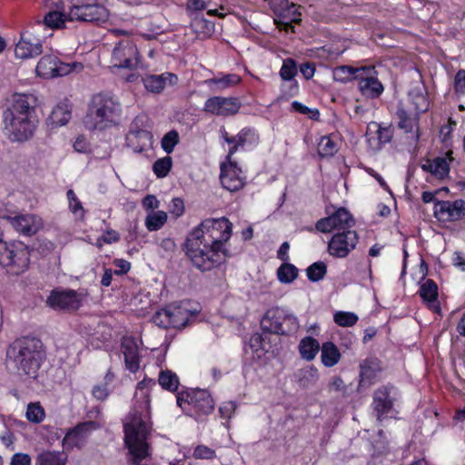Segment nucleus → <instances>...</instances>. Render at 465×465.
Wrapping results in <instances>:
<instances>
[{
    "label": "nucleus",
    "mask_w": 465,
    "mask_h": 465,
    "mask_svg": "<svg viewBox=\"0 0 465 465\" xmlns=\"http://www.w3.org/2000/svg\"><path fill=\"white\" fill-rule=\"evenodd\" d=\"M232 223L225 217L206 219L186 239V254L202 272L210 271L230 256L225 243L232 236Z\"/></svg>",
    "instance_id": "obj_1"
},
{
    "label": "nucleus",
    "mask_w": 465,
    "mask_h": 465,
    "mask_svg": "<svg viewBox=\"0 0 465 465\" xmlns=\"http://www.w3.org/2000/svg\"><path fill=\"white\" fill-rule=\"evenodd\" d=\"M155 385L152 379L138 382L134 406L124 420V441L136 465H140L148 455L147 440L152 430L149 387Z\"/></svg>",
    "instance_id": "obj_2"
},
{
    "label": "nucleus",
    "mask_w": 465,
    "mask_h": 465,
    "mask_svg": "<svg viewBox=\"0 0 465 465\" xmlns=\"http://www.w3.org/2000/svg\"><path fill=\"white\" fill-rule=\"evenodd\" d=\"M8 354L17 371L32 379L37 378L39 370L46 359L43 341L33 336L16 339L11 344Z\"/></svg>",
    "instance_id": "obj_3"
},
{
    "label": "nucleus",
    "mask_w": 465,
    "mask_h": 465,
    "mask_svg": "<svg viewBox=\"0 0 465 465\" xmlns=\"http://www.w3.org/2000/svg\"><path fill=\"white\" fill-rule=\"evenodd\" d=\"M122 106L114 98L104 94H94L84 118L88 130H105L117 125L121 121Z\"/></svg>",
    "instance_id": "obj_4"
},
{
    "label": "nucleus",
    "mask_w": 465,
    "mask_h": 465,
    "mask_svg": "<svg viewBox=\"0 0 465 465\" xmlns=\"http://www.w3.org/2000/svg\"><path fill=\"white\" fill-rule=\"evenodd\" d=\"M176 402L185 414L196 420L211 414L214 410V401L206 390L191 389L180 391L176 395Z\"/></svg>",
    "instance_id": "obj_5"
},
{
    "label": "nucleus",
    "mask_w": 465,
    "mask_h": 465,
    "mask_svg": "<svg viewBox=\"0 0 465 465\" xmlns=\"http://www.w3.org/2000/svg\"><path fill=\"white\" fill-rule=\"evenodd\" d=\"M30 252L22 242L7 243L0 239V266L13 275L23 273L29 265Z\"/></svg>",
    "instance_id": "obj_6"
},
{
    "label": "nucleus",
    "mask_w": 465,
    "mask_h": 465,
    "mask_svg": "<svg viewBox=\"0 0 465 465\" xmlns=\"http://www.w3.org/2000/svg\"><path fill=\"white\" fill-rule=\"evenodd\" d=\"M3 132L9 141L24 143L34 136L36 122L29 115H16L14 111L5 110L3 113Z\"/></svg>",
    "instance_id": "obj_7"
},
{
    "label": "nucleus",
    "mask_w": 465,
    "mask_h": 465,
    "mask_svg": "<svg viewBox=\"0 0 465 465\" xmlns=\"http://www.w3.org/2000/svg\"><path fill=\"white\" fill-rule=\"evenodd\" d=\"M264 331L278 335H291L299 329L297 318L285 310L276 307L266 312L261 321Z\"/></svg>",
    "instance_id": "obj_8"
},
{
    "label": "nucleus",
    "mask_w": 465,
    "mask_h": 465,
    "mask_svg": "<svg viewBox=\"0 0 465 465\" xmlns=\"http://www.w3.org/2000/svg\"><path fill=\"white\" fill-rule=\"evenodd\" d=\"M82 69L83 64L80 63H62L55 55L46 54L39 60L35 72L40 77L53 78L67 75L73 71H80Z\"/></svg>",
    "instance_id": "obj_9"
},
{
    "label": "nucleus",
    "mask_w": 465,
    "mask_h": 465,
    "mask_svg": "<svg viewBox=\"0 0 465 465\" xmlns=\"http://www.w3.org/2000/svg\"><path fill=\"white\" fill-rule=\"evenodd\" d=\"M139 62V52L130 39L119 41L112 52L111 63L114 67L134 69Z\"/></svg>",
    "instance_id": "obj_10"
},
{
    "label": "nucleus",
    "mask_w": 465,
    "mask_h": 465,
    "mask_svg": "<svg viewBox=\"0 0 465 465\" xmlns=\"http://www.w3.org/2000/svg\"><path fill=\"white\" fill-rule=\"evenodd\" d=\"M396 401L397 393L393 386L384 385L374 391L371 405L379 422H382L394 411Z\"/></svg>",
    "instance_id": "obj_11"
},
{
    "label": "nucleus",
    "mask_w": 465,
    "mask_h": 465,
    "mask_svg": "<svg viewBox=\"0 0 465 465\" xmlns=\"http://www.w3.org/2000/svg\"><path fill=\"white\" fill-rule=\"evenodd\" d=\"M109 14L107 9L98 4H88L73 6L68 15L69 21H80L93 24H102L108 20Z\"/></svg>",
    "instance_id": "obj_12"
},
{
    "label": "nucleus",
    "mask_w": 465,
    "mask_h": 465,
    "mask_svg": "<svg viewBox=\"0 0 465 465\" xmlns=\"http://www.w3.org/2000/svg\"><path fill=\"white\" fill-rule=\"evenodd\" d=\"M354 225L352 215L345 209L339 208L334 213L328 217L318 220L315 223V230L323 233L333 231H351Z\"/></svg>",
    "instance_id": "obj_13"
},
{
    "label": "nucleus",
    "mask_w": 465,
    "mask_h": 465,
    "mask_svg": "<svg viewBox=\"0 0 465 465\" xmlns=\"http://www.w3.org/2000/svg\"><path fill=\"white\" fill-rule=\"evenodd\" d=\"M221 137L230 147L228 149L227 160L239 150H244L246 146H253L259 143V135L255 130L250 127L242 128L236 135L231 136L224 128L220 130Z\"/></svg>",
    "instance_id": "obj_14"
},
{
    "label": "nucleus",
    "mask_w": 465,
    "mask_h": 465,
    "mask_svg": "<svg viewBox=\"0 0 465 465\" xmlns=\"http://www.w3.org/2000/svg\"><path fill=\"white\" fill-rule=\"evenodd\" d=\"M359 238L355 231L336 232L328 243L330 255L336 258H345L355 249Z\"/></svg>",
    "instance_id": "obj_15"
},
{
    "label": "nucleus",
    "mask_w": 465,
    "mask_h": 465,
    "mask_svg": "<svg viewBox=\"0 0 465 465\" xmlns=\"http://www.w3.org/2000/svg\"><path fill=\"white\" fill-rule=\"evenodd\" d=\"M242 104L237 97L212 96L203 105V112L216 115L228 117L236 114Z\"/></svg>",
    "instance_id": "obj_16"
},
{
    "label": "nucleus",
    "mask_w": 465,
    "mask_h": 465,
    "mask_svg": "<svg viewBox=\"0 0 465 465\" xmlns=\"http://www.w3.org/2000/svg\"><path fill=\"white\" fill-rule=\"evenodd\" d=\"M99 428V423L94 420L78 423L75 427L69 430L63 439L64 448H82L85 444L90 434Z\"/></svg>",
    "instance_id": "obj_17"
},
{
    "label": "nucleus",
    "mask_w": 465,
    "mask_h": 465,
    "mask_svg": "<svg viewBox=\"0 0 465 465\" xmlns=\"http://www.w3.org/2000/svg\"><path fill=\"white\" fill-rule=\"evenodd\" d=\"M220 180L223 187L230 192L239 191L245 185L242 169L232 159L221 164Z\"/></svg>",
    "instance_id": "obj_18"
},
{
    "label": "nucleus",
    "mask_w": 465,
    "mask_h": 465,
    "mask_svg": "<svg viewBox=\"0 0 465 465\" xmlns=\"http://www.w3.org/2000/svg\"><path fill=\"white\" fill-rule=\"evenodd\" d=\"M465 215V202L461 199L450 201H436L434 216L441 222H456Z\"/></svg>",
    "instance_id": "obj_19"
},
{
    "label": "nucleus",
    "mask_w": 465,
    "mask_h": 465,
    "mask_svg": "<svg viewBox=\"0 0 465 465\" xmlns=\"http://www.w3.org/2000/svg\"><path fill=\"white\" fill-rule=\"evenodd\" d=\"M47 303L54 310L74 311L80 306L78 293L74 290L53 291Z\"/></svg>",
    "instance_id": "obj_20"
},
{
    "label": "nucleus",
    "mask_w": 465,
    "mask_h": 465,
    "mask_svg": "<svg viewBox=\"0 0 465 465\" xmlns=\"http://www.w3.org/2000/svg\"><path fill=\"white\" fill-rule=\"evenodd\" d=\"M43 52L40 39L35 37L31 33L21 34L19 42L15 45V53L17 58H33Z\"/></svg>",
    "instance_id": "obj_21"
},
{
    "label": "nucleus",
    "mask_w": 465,
    "mask_h": 465,
    "mask_svg": "<svg viewBox=\"0 0 465 465\" xmlns=\"http://www.w3.org/2000/svg\"><path fill=\"white\" fill-rule=\"evenodd\" d=\"M143 85L148 92L159 94L167 85H175L178 82V77L173 73H163L162 74H144L142 78Z\"/></svg>",
    "instance_id": "obj_22"
},
{
    "label": "nucleus",
    "mask_w": 465,
    "mask_h": 465,
    "mask_svg": "<svg viewBox=\"0 0 465 465\" xmlns=\"http://www.w3.org/2000/svg\"><path fill=\"white\" fill-rule=\"evenodd\" d=\"M7 219L17 232L26 236L35 234L42 227L41 218L35 214H20Z\"/></svg>",
    "instance_id": "obj_23"
},
{
    "label": "nucleus",
    "mask_w": 465,
    "mask_h": 465,
    "mask_svg": "<svg viewBox=\"0 0 465 465\" xmlns=\"http://www.w3.org/2000/svg\"><path fill=\"white\" fill-rule=\"evenodd\" d=\"M126 369L134 373L140 368V353L137 342L133 337H124L121 343Z\"/></svg>",
    "instance_id": "obj_24"
},
{
    "label": "nucleus",
    "mask_w": 465,
    "mask_h": 465,
    "mask_svg": "<svg viewBox=\"0 0 465 465\" xmlns=\"http://www.w3.org/2000/svg\"><path fill=\"white\" fill-rule=\"evenodd\" d=\"M381 371V361L377 357L366 358L360 364V384L361 386L372 384Z\"/></svg>",
    "instance_id": "obj_25"
},
{
    "label": "nucleus",
    "mask_w": 465,
    "mask_h": 465,
    "mask_svg": "<svg viewBox=\"0 0 465 465\" xmlns=\"http://www.w3.org/2000/svg\"><path fill=\"white\" fill-rule=\"evenodd\" d=\"M371 69L366 67L365 74H361L358 77V88L361 94L367 98H378L383 92L382 84L372 75H370Z\"/></svg>",
    "instance_id": "obj_26"
},
{
    "label": "nucleus",
    "mask_w": 465,
    "mask_h": 465,
    "mask_svg": "<svg viewBox=\"0 0 465 465\" xmlns=\"http://www.w3.org/2000/svg\"><path fill=\"white\" fill-rule=\"evenodd\" d=\"M297 73L298 67L296 62L292 58L284 59L279 74L283 81L290 82L288 91L285 92L288 96H294L298 94L299 85L297 81L294 80Z\"/></svg>",
    "instance_id": "obj_27"
},
{
    "label": "nucleus",
    "mask_w": 465,
    "mask_h": 465,
    "mask_svg": "<svg viewBox=\"0 0 465 465\" xmlns=\"http://www.w3.org/2000/svg\"><path fill=\"white\" fill-rule=\"evenodd\" d=\"M420 296L427 306L434 312H440V302L438 300V286L436 282L431 279H427L421 283L420 291Z\"/></svg>",
    "instance_id": "obj_28"
},
{
    "label": "nucleus",
    "mask_w": 465,
    "mask_h": 465,
    "mask_svg": "<svg viewBox=\"0 0 465 465\" xmlns=\"http://www.w3.org/2000/svg\"><path fill=\"white\" fill-rule=\"evenodd\" d=\"M152 138L146 130L132 131L126 136V143L134 153H142L151 146Z\"/></svg>",
    "instance_id": "obj_29"
},
{
    "label": "nucleus",
    "mask_w": 465,
    "mask_h": 465,
    "mask_svg": "<svg viewBox=\"0 0 465 465\" xmlns=\"http://www.w3.org/2000/svg\"><path fill=\"white\" fill-rule=\"evenodd\" d=\"M287 9L288 10H285L286 12L282 11L283 14H279L274 19V22L279 29L285 31L291 29L292 32H294L292 23H300L302 21V14L298 10L299 6L293 3L289 4Z\"/></svg>",
    "instance_id": "obj_30"
},
{
    "label": "nucleus",
    "mask_w": 465,
    "mask_h": 465,
    "mask_svg": "<svg viewBox=\"0 0 465 465\" xmlns=\"http://www.w3.org/2000/svg\"><path fill=\"white\" fill-rule=\"evenodd\" d=\"M241 82V77L236 74H219L215 77L207 79L205 84L214 92H222L228 88L237 85Z\"/></svg>",
    "instance_id": "obj_31"
},
{
    "label": "nucleus",
    "mask_w": 465,
    "mask_h": 465,
    "mask_svg": "<svg viewBox=\"0 0 465 465\" xmlns=\"http://www.w3.org/2000/svg\"><path fill=\"white\" fill-rule=\"evenodd\" d=\"M168 313L170 316V327H184L191 316L190 311L183 303H171L168 305Z\"/></svg>",
    "instance_id": "obj_32"
},
{
    "label": "nucleus",
    "mask_w": 465,
    "mask_h": 465,
    "mask_svg": "<svg viewBox=\"0 0 465 465\" xmlns=\"http://www.w3.org/2000/svg\"><path fill=\"white\" fill-rule=\"evenodd\" d=\"M366 67H352L350 65H340L332 70V78L335 82L348 83L357 80L361 74H365Z\"/></svg>",
    "instance_id": "obj_33"
},
{
    "label": "nucleus",
    "mask_w": 465,
    "mask_h": 465,
    "mask_svg": "<svg viewBox=\"0 0 465 465\" xmlns=\"http://www.w3.org/2000/svg\"><path fill=\"white\" fill-rule=\"evenodd\" d=\"M396 115L399 119V128L404 130L406 133H411L417 127L420 114L416 112H409L403 107L402 104H399Z\"/></svg>",
    "instance_id": "obj_34"
},
{
    "label": "nucleus",
    "mask_w": 465,
    "mask_h": 465,
    "mask_svg": "<svg viewBox=\"0 0 465 465\" xmlns=\"http://www.w3.org/2000/svg\"><path fill=\"white\" fill-rule=\"evenodd\" d=\"M371 124L377 127L376 136L369 137L368 143L372 150L380 151L384 144L391 142L393 132L390 127H381L376 123H371Z\"/></svg>",
    "instance_id": "obj_35"
},
{
    "label": "nucleus",
    "mask_w": 465,
    "mask_h": 465,
    "mask_svg": "<svg viewBox=\"0 0 465 465\" xmlns=\"http://www.w3.org/2000/svg\"><path fill=\"white\" fill-rule=\"evenodd\" d=\"M295 378L299 387L308 389L316 384L319 380V372L314 366L311 365L300 369L295 373Z\"/></svg>",
    "instance_id": "obj_36"
},
{
    "label": "nucleus",
    "mask_w": 465,
    "mask_h": 465,
    "mask_svg": "<svg viewBox=\"0 0 465 465\" xmlns=\"http://www.w3.org/2000/svg\"><path fill=\"white\" fill-rule=\"evenodd\" d=\"M409 96L418 114L429 110L430 103L427 98L426 89L422 84L413 87L409 92Z\"/></svg>",
    "instance_id": "obj_37"
},
{
    "label": "nucleus",
    "mask_w": 465,
    "mask_h": 465,
    "mask_svg": "<svg viewBox=\"0 0 465 465\" xmlns=\"http://www.w3.org/2000/svg\"><path fill=\"white\" fill-rule=\"evenodd\" d=\"M321 349V360L325 367H333L341 359L338 347L331 341L323 342Z\"/></svg>",
    "instance_id": "obj_38"
},
{
    "label": "nucleus",
    "mask_w": 465,
    "mask_h": 465,
    "mask_svg": "<svg viewBox=\"0 0 465 465\" xmlns=\"http://www.w3.org/2000/svg\"><path fill=\"white\" fill-rule=\"evenodd\" d=\"M66 461L65 452L45 450L37 455L35 465H65Z\"/></svg>",
    "instance_id": "obj_39"
},
{
    "label": "nucleus",
    "mask_w": 465,
    "mask_h": 465,
    "mask_svg": "<svg viewBox=\"0 0 465 465\" xmlns=\"http://www.w3.org/2000/svg\"><path fill=\"white\" fill-rule=\"evenodd\" d=\"M33 100L32 95L25 94H13V104L11 108L6 110L14 111L16 115H29V112L32 108L30 101Z\"/></svg>",
    "instance_id": "obj_40"
},
{
    "label": "nucleus",
    "mask_w": 465,
    "mask_h": 465,
    "mask_svg": "<svg viewBox=\"0 0 465 465\" xmlns=\"http://www.w3.org/2000/svg\"><path fill=\"white\" fill-rule=\"evenodd\" d=\"M320 351V343L312 337L303 338L299 344V351L302 359L312 361Z\"/></svg>",
    "instance_id": "obj_41"
},
{
    "label": "nucleus",
    "mask_w": 465,
    "mask_h": 465,
    "mask_svg": "<svg viewBox=\"0 0 465 465\" xmlns=\"http://www.w3.org/2000/svg\"><path fill=\"white\" fill-rule=\"evenodd\" d=\"M158 382L163 389L169 391H175L179 386V378L173 371L163 370L159 373Z\"/></svg>",
    "instance_id": "obj_42"
},
{
    "label": "nucleus",
    "mask_w": 465,
    "mask_h": 465,
    "mask_svg": "<svg viewBox=\"0 0 465 465\" xmlns=\"http://www.w3.org/2000/svg\"><path fill=\"white\" fill-rule=\"evenodd\" d=\"M50 119L54 124L64 125L71 119V110L66 104H58L53 109Z\"/></svg>",
    "instance_id": "obj_43"
},
{
    "label": "nucleus",
    "mask_w": 465,
    "mask_h": 465,
    "mask_svg": "<svg viewBox=\"0 0 465 465\" xmlns=\"http://www.w3.org/2000/svg\"><path fill=\"white\" fill-rule=\"evenodd\" d=\"M167 221V213L163 211L152 212L145 219V226L150 232L158 231Z\"/></svg>",
    "instance_id": "obj_44"
},
{
    "label": "nucleus",
    "mask_w": 465,
    "mask_h": 465,
    "mask_svg": "<svg viewBox=\"0 0 465 465\" xmlns=\"http://www.w3.org/2000/svg\"><path fill=\"white\" fill-rule=\"evenodd\" d=\"M277 276L281 282L290 283L297 278L298 270L291 263H283L279 267Z\"/></svg>",
    "instance_id": "obj_45"
},
{
    "label": "nucleus",
    "mask_w": 465,
    "mask_h": 465,
    "mask_svg": "<svg viewBox=\"0 0 465 465\" xmlns=\"http://www.w3.org/2000/svg\"><path fill=\"white\" fill-rule=\"evenodd\" d=\"M326 272L327 266L323 262H313L306 270L308 279L313 282L322 280Z\"/></svg>",
    "instance_id": "obj_46"
},
{
    "label": "nucleus",
    "mask_w": 465,
    "mask_h": 465,
    "mask_svg": "<svg viewBox=\"0 0 465 465\" xmlns=\"http://www.w3.org/2000/svg\"><path fill=\"white\" fill-rule=\"evenodd\" d=\"M65 20V15L63 13L50 11L45 15L43 25L52 29H58L64 25Z\"/></svg>",
    "instance_id": "obj_47"
},
{
    "label": "nucleus",
    "mask_w": 465,
    "mask_h": 465,
    "mask_svg": "<svg viewBox=\"0 0 465 465\" xmlns=\"http://www.w3.org/2000/svg\"><path fill=\"white\" fill-rule=\"evenodd\" d=\"M338 151L337 144L329 136H323L318 143V153L321 157L333 156Z\"/></svg>",
    "instance_id": "obj_48"
},
{
    "label": "nucleus",
    "mask_w": 465,
    "mask_h": 465,
    "mask_svg": "<svg viewBox=\"0 0 465 465\" xmlns=\"http://www.w3.org/2000/svg\"><path fill=\"white\" fill-rule=\"evenodd\" d=\"M45 416V410L39 402H31L27 405L26 419L34 423H40Z\"/></svg>",
    "instance_id": "obj_49"
},
{
    "label": "nucleus",
    "mask_w": 465,
    "mask_h": 465,
    "mask_svg": "<svg viewBox=\"0 0 465 465\" xmlns=\"http://www.w3.org/2000/svg\"><path fill=\"white\" fill-rule=\"evenodd\" d=\"M333 320L336 324L341 327H351L356 324L359 318L358 316L350 312H337L334 314Z\"/></svg>",
    "instance_id": "obj_50"
},
{
    "label": "nucleus",
    "mask_w": 465,
    "mask_h": 465,
    "mask_svg": "<svg viewBox=\"0 0 465 465\" xmlns=\"http://www.w3.org/2000/svg\"><path fill=\"white\" fill-rule=\"evenodd\" d=\"M172 167V158L169 156H165L163 158L158 159L153 165V170L155 175L159 178L165 177Z\"/></svg>",
    "instance_id": "obj_51"
},
{
    "label": "nucleus",
    "mask_w": 465,
    "mask_h": 465,
    "mask_svg": "<svg viewBox=\"0 0 465 465\" xmlns=\"http://www.w3.org/2000/svg\"><path fill=\"white\" fill-rule=\"evenodd\" d=\"M67 199H68V202H69V209L70 211L76 216H78L79 218L83 219L84 216V207L81 203V202L79 201V199L77 198L75 193L70 189L67 191Z\"/></svg>",
    "instance_id": "obj_52"
},
{
    "label": "nucleus",
    "mask_w": 465,
    "mask_h": 465,
    "mask_svg": "<svg viewBox=\"0 0 465 465\" xmlns=\"http://www.w3.org/2000/svg\"><path fill=\"white\" fill-rule=\"evenodd\" d=\"M178 143L179 134L176 131L172 130L163 135L161 144L166 153H171Z\"/></svg>",
    "instance_id": "obj_53"
},
{
    "label": "nucleus",
    "mask_w": 465,
    "mask_h": 465,
    "mask_svg": "<svg viewBox=\"0 0 465 465\" xmlns=\"http://www.w3.org/2000/svg\"><path fill=\"white\" fill-rule=\"evenodd\" d=\"M450 173V165L446 158L437 157L433 160V175L439 179H443Z\"/></svg>",
    "instance_id": "obj_54"
},
{
    "label": "nucleus",
    "mask_w": 465,
    "mask_h": 465,
    "mask_svg": "<svg viewBox=\"0 0 465 465\" xmlns=\"http://www.w3.org/2000/svg\"><path fill=\"white\" fill-rule=\"evenodd\" d=\"M152 320L154 324L161 328H170V316L168 313V305L155 312Z\"/></svg>",
    "instance_id": "obj_55"
},
{
    "label": "nucleus",
    "mask_w": 465,
    "mask_h": 465,
    "mask_svg": "<svg viewBox=\"0 0 465 465\" xmlns=\"http://www.w3.org/2000/svg\"><path fill=\"white\" fill-rule=\"evenodd\" d=\"M193 458L201 460H213L215 458V450L205 446L197 445L193 453Z\"/></svg>",
    "instance_id": "obj_56"
},
{
    "label": "nucleus",
    "mask_w": 465,
    "mask_h": 465,
    "mask_svg": "<svg viewBox=\"0 0 465 465\" xmlns=\"http://www.w3.org/2000/svg\"><path fill=\"white\" fill-rule=\"evenodd\" d=\"M292 107L295 112L306 114L309 118L313 120H317L320 116V113L317 109H311L298 101L292 102Z\"/></svg>",
    "instance_id": "obj_57"
},
{
    "label": "nucleus",
    "mask_w": 465,
    "mask_h": 465,
    "mask_svg": "<svg viewBox=\"0 0 465 465\" xmlns=\"http://www.w3.org/2000/svg\"><path fill=\"white\" fill-rule=\"evenodd\" d=\"M236 410V403L233 401L223 402L219 407L220 417L223 419H231Z\"/></svg>",
    "instance_id": "obj_58"
},
{
    "label": "nucleus",
    "mask_w": 465,
    "mask_h": 465,
    "mask_svg": "<svg viewBox=\"0 0 465 465\" xmlns=\"http://www.w3.org/2000/svg\"><path fill=\"white\" fill-rule=\"evenodd\" d=\"M92 394L96 400L104 401L108 398L110 391L106 385L98 384L94 386Z\"/></svg>",
    "instance_id": "obj_59"
},
{
    "label": "nucleus",
    "mask_w": 465,
    "mask_h": 465,
    "mask_svg": "<svg viewBox=\"0 0 465 465\" xmlns=\"http://www.w3.org/2000/svg\"><path fill=\"white\" fill-rule=\"evenodd\" d=\"M456 126V122L451 118H449L448 124H444L440 127V136L442 138L443 142H446L452 133L453 128Z\"/></svg>",
    "instance_id": "obj_60"
},
{
    "label": "nucleus",
    "mask_w": 465,
    "mask_h": 465,
    "mask_svg": "<svg viewBox=\"0 0 465 465\" xmlns=\"http://www.w3.org/2000/svg\"><path fill=\"white\" fill-rule=\"evenodd\" d=\"M10 465H31V458L25 453H15L11 459Z\"/></svg>",
    "instance_id": "obj_61"
},
{
    "label": "nucleus",
    "mask_w": 465,
    "mask_h": 465,
    "mask_svg": "<svg viewBox=\"0 0 465 465\" xmlns=\"http://www.w3.org/2000/svg\"><path fill=\"white\" fill-rule=\"evenodd\" d=\"M114 264L118 268L114 271V274L116 275L125 274L131 269V263L124 259H115Z\"/></svg>",
    "instance_id": "obj_62"
},
{
    "label": "nucleus",
    "mask_w": 465,
    "mask_h": 465,
    "mask_svg": "<svg viewBox=\"0 0 465 465\" xmlns=\"http://www.w3.org/2000/svg\"><path fill=\"white\" fill-rule=\"evenodd\" d=\"M300 72L306 80H310L313 77L315 73V65L313 63H303L300 65Z\"/></svg>",
    "instance_id": "obj_63"
},
{
    "label": "nucleus",
    "mask_w": 465,
    "mask_h": 465,
    "mask_svg": "<svg viewBox=\"0 0 465 465\" xmlns=\"http://www.w3.org/2000/svg\"><path fill=\"white\" fill-rule=\"evenodd\" d=\"M455 90L463 93L465 90V70H460L455 76Z\"/></svg>",
    "instance_id": "obj_64"
}]
</instances>
